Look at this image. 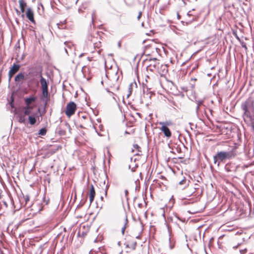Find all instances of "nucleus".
<instances>
[{
  "label": "nucleus",
  "mask_w": 254,
  "mask_h": 254,
  "mask_svg": "<svg viewBox=\"0 0 254 254\" xmlns=\"http://www.w3.org/2000/svg\"><path fill=\"white\" fill-rule=\"evenodd\" d=\"M186 180H183L182 181L180 182L179 184L180 185H182V184H183L184 183H186Z\"/></svg>",
  "instance_id": "obj_32"
},
{
  "label": "nucleus",
  "mask_w": 254,
  "mask_h": 254,
  "mask_svg": "<svg viewBox=\"0 0 254 254\" xmlns=\"http://www.w3.org/2000/svg\"><path fill=\"white\" fill-rule=\"evenodd\" d=\"M16 11L17 14H18L20 12V11L17 9H16Z\"/></svg>",
  "instance_id": "obj_35"
},
{
  "label": "nucleus",
  "mask_w": 254,
  "mask_h": 254,
  "mask_svg": "<svg viewBox=\"0 0 254 254\" xmlns=\"http://www.w3.org/2000/svg\"><path fill=\"white\" fill-rule=\"evenodd\" d=\"M96 194L95 190L93 185H91L90 187L89 191L88 192V195L89 197L90 204L92 203L94 199V197Z\"/></svg>",
  "instance_id": "obj_12"
},
{
  "label": "nucleus",
  "mask_w": 254,
  "mask_h": 254,
  "mask_svg": "<svg viewBox=\"0 0 254 254\" xmlns=\"http://www.w3.org/2000/svg\"><path fill=\"white\" fill-rule=\"evenodd\" d=\"M125 245L126 249V254H128V253L135 250L136 249L137 242L135 240V238L129 235L127 236L126 238Z\"/></svg>",
  "instance_id": "obj_3"
},
{
  "label": "nucleus",
  "mask_w": 254,
  "mask_h": 254,
  "mask_svg": "<svg viewBox=\"0 0 254 254\" xmlns=\"http://www.w3.org/2000/svg\"><path fill=\"white\" fill-rule=\"evenodd\" d=\"M82 71L85 77L87 76V78L90 77V70L87 66H84L82 68Z\"/></svg>",
  "instance_id": "obj_18"
},
{
  "label": "nucleus",
  "mask_w": 254,
  "mask_h": 254,
  "mask_svg": "<svg viewBox=\"0 0 254 254\" xmlns=\"http://www.w3.org/2000/svg\"><path fill=\"white\" fill-rule=\"evenodd\" d=\"M47 130L45 128H42L40 129L39 134L41 135H44L46 134Z\"/></svg>",
  "instance_id": "obj_27"
},
{
  "label": "nucleus",
  "mask_w": 254,
  "mask_h": 254,
  "mask_svg": "<svg viewBox=\"0 0 254 254\" xmlns=\"http://www.w3.org/2000/svg\"><path fill=\"white\" fill-rule=\"evenodd\" d=\"M57 26L59 29H63L65 28V25L64 23H58Z\"/></svg>",
  "instance_id": "obj_28"
},
{
  "label": "nucleus",
  "mask_w": 254,
  "mask_h": 254,
  "mask_svg": "<svg viewBox=\"0 0 254 254\" xmlns=\"http://www.w3.org/2000/svg\"><path fill=\"white\" fill-rule=\"evenodd\" d=\"M26 115L24 114V112L22 110L18 112L17 113V117L18 118V122L21 124H25L26 122Z\"/></svg>",
  "instance_id": "obj_11"
},
{
  "label": "nucleus",
  "mask_w": 254,
  "mask_h": 254,
  "mask_svg": "<svg viewBox=\"0 0 254 254\" xmlns=\"http://www.w3.org/2000/svg\"><path fill=\"white\" fill-rule=\"evenodd\" d=\"M29 196L28 195H23L21 197L20 201H22V204L24 203V206H25L29 201Z\"/></svg>",
  "instance_id": "obj_22"
},
{
  "label": "nucleus",
  "mask_w": 254,
  "mask_h": 254,
  "mask_svg": "<svg viewBox=\"0 0 254 254\" xmlns=\"http://www.w3.org/2000/svg\"><path fill=\"white\" fill-rule=\"evenodd\" d=\"M101 46V42L97 37L92 34L89 35L84 46V50L90 53H93L96 49H99Z\"/></svg>",
  "instance_id": "obj_2"
},
{
  "label": "nucleus",
  "mask_w": 254,
  "mask_h": 254,
  "mask_svg": "<svg viewBox=\"0 0 254 254\" xmlns=\"http://www.w3.org/2000/svg\"><path fill=\"white\" fill-rule=\"evenodd\" d=\"M132 152L134 153L136 156H142L143 155L141 147H140L137 144H134L133 145Z\"/></svg>",
  "instance_id": "obj_10"
},
{
  "label": "nucleus",
  "mask_w": 254,
  "mask_h": 254,
  "mask_svg": "<svg viewBox=\"0 0 254 254\" xmlns=\"http://www.w3.org/2000/svg\"><path fill=\"white\" fill-rule=\"evenodd\" d=\"M66 126H67L68 127H70L69 125H68L67 124L66 125Z\"/></svg>",
  "instance_id": "obj_41"
},
{
  "label": "nucleus",
  "mask_w": 254,
  "mask_h": 254,
  "mask_svg": "<svg viewBox=\"0 0 254 254\" xmlns=\"http://www.w3.org/2000/svg\"><path fill=\"white\" fill-rule=\"evenodd\" d=\"M133 180H138V178H133Z\"/></svg>",
  "instance_id": "obj_39"
},
{
  "label": "nucleus",
  "mask_w": 254,
  "mask_h": 254,
  "mask_svg": "<svg viewBox=\"0 0 254 254\" xmlns=\"http://www.w3.org/2000/svg\"><path fill=\"white\" fill-rule=\"evenodd\" d=\"M225 151H218L213 157L214 164L219 166L220 163L225 162L227 159H231L236 155V147L230 146L228 144L225 145Z\"/></svg>",
  "instance_id": "obj_1"
},
{
  "label": "nucleus",
  "mask_w": 254,
  "mask_h": 254,
  "mask_svg": "<svg viewBox=\"0 0 254 254\" xmlns=\"http://www.w3.org/2000/svg\"><path fill=\"white\" fill-rule=\"evenodd\" d=\"M25 14L28 19L32 23L35 24V20L34 19V13L33 10L31 7H28L25 10Z\"/></svg>",
  "instance_id": "obj_7"
},
{
  "label": "nucleus",
  "mask_w": 254,
  "mask_h": 254,
  "mask_svg": "<svg viewBox=\"0 0 254 254\" xmlns=\"http://www.w3.org/2000/svg\"><path fill=\"white\" fill-rule=\"evenodd\" d=\"M87 59H88V60L89 61H90H90H93V58H92V57H91V58L88 57V58H87Z\"/></svg>",
  "instance_id": "obj_33"
},
{
  "label": "nucleus",
  "mask_w": 254,
  "mask_h": 254,
  "mask_svg": "<svg viewBox=\"0 0 254 254\" xmlns=\"http://www.w3.org/2000/svg\"><path fill=\"white\" fill-rule=\"evenodd\" d=\"M42 100L45 101L47 103L49 101V95L48 93V89H42Z\"/></svg>",
  "instance_id": "obj_16"
},
{
  "label": "nucleus",
  "mask_w": 254,
  "mask_h": 254,
  "mask_svg": "<svg viewBox=\"0 0 254 254\" xmlns=\"http://www.w3.org/2000/svg\"><path fill=\"white\" fill-rule=\"evenodd\" d=\"M36 100V98L34 96H32L29 98H26L24 99L25 104H26L27 106H31L30 104L33 102H35Z\"/></svg>",
  "instance_id": "obj_19"
},
{
  "label": "nucleus",
  "mask_w": 254,
  "mask_h": 254,
  "mask_svg": "<svg viewBox=\"0 0 254 254\" xmlns=\"http://www.w3.org/2000/svg\"><path fill=\"white\" fill-rule=\"evenodd\" d=\"M58 134L60 136H64L66 134V132L65 129L60 127L58 130Z\"/></svg>",
  "instance_id": "obj_25"
},
{
  "label": "nucleus",
  "mask_w": 254,
  "mask_h": 254,
  "mask_svg": "<svg viewBox=\"0 0 254 254\" xmlns=\"http://www.w3.org/2000/svg\"><path fill=\"white\" fill-rule=\"evenodd\" d=\"M141 174V173H138V172H137V173H136V175H137V176H138L139 174Z\"/></svg>",
  "instance_id": "obj_37"
},
{
  "label": "nucleus",
  "mask_w": 254,
  "mask_h": 254,
  "mask_svg": "<svg viewBox=\"0 0 254 254\" xmlns=\"http://www.w3.org/2000/svg\"><path fill=\"white\" fill-rule=\"evenodd\" d=\"M128 219L127 216L125 214L122 218V221L120 222V226L121 227V231L123 234H124L125 231L127 227L128 226Z\"/></svg>",
  "instance_id": "obj_9"
},
{
  "label": "nucleus",
  "mask_w": 254,
  "mask_h": 254,
  "mask_svg": "<svg viewBox=\"0 0 254 254\" xmlns=\"http://www.w3.org/2000/svg\"><path fill=\"white\" fill-rule=\"evenodd\" d=\"M242 46L246 50H247L248 48L246 46V44L244 42H242Z\"/></svg>",
  "instance_id": "obj_30"
},
{
  "label": "nucleus",
  "mask_w": 254,
  "mask_h": 254,
  "mask_svg": "<svg viewBox=\"0 0 254 254\" xmlns=\"http://www.w3.org/2000/svg\"><path fill=\"white\" fill-rule=\"evenodd\" d=\"M83 122H86V120H83Z\"/></svg>",
  "instance_id": "obj_44"
},
{
  "label": "nucleus",
  "mask_w": 254,
  "mask_h": 254,
  "mask_svg": "<svg viewBox=\"0 0 254 254\" xmlns=\"http://www.w3.org/2000/svg\"><path fill=\"white\" fill-rule=\"evenodd\" d=\"M149 48H151L152 49H153V50L156 49V48H155L154 47H152L151 46H150L149 47H146V48L144 50V54L148 56L151 55L149 51H148Z\"/></svg>",
  "instance_id": "obj_26"
},
{
  "label": "nucleus",
  "mask_w": 254,
  "mask_h": 254,
  "mask_svg": "<svg viewBox=\"0 0 254 254\" xmlns=\"http://www.w3.org/2000/svg\"><path fill=\"white\" fill-rule=\"evenodd\" d=\"M84 54H81V55L79 56V57H81L83 56L84 55Z\"/></svg>",
  "instance_id": "obj_36"
},
{
  "label": "nucleus",
  "mask_w": 254,
  "mask_h": 254,
  "mask_svg": "<svg viewBox=\"0 0 254 254\" xmlns=\"http://www.w3.org/2000/svg\"><path fill=\"white\" fill-rule=\"evenodd\" d=\"M40 84L41 85V88L42 89H48V82L45 78H44L42 74L40 75Z\"/></svg>",
  "instance_id": "obj_15"
},
{
  "label": "nucleus",
  "mask_w": 254,
  "mask_h": 254,
  "mask_svg": "<svg viewBox=\"0 0 254 254\" xmlns=\"http://www.w3.org/2000/svg\"><path fill=\"white\" fill-rule=\"evenodd\" d=\"M20 65L17 64H14L10 68L8 72L9 80H11L13 76L19 70Z\"/></svg>",
  "instance_id": "obj_8"
},
{
  "label": "nucleus",
  "mask_w": 254,
  "mask_h": 254,
  "mask_svg": "<svg viewBox=\"0 0 254 254\" xmlns=\"http://www.w3.org/2000/svg\"><path fill=\"white\" fill-rule=\"evenodd\" d=\"M131 171H132V172H135V170H133V169H131Z\"/></svg>",
  "instance_id": "obj_40"
},
{
  "label": "nucleus",
  "mask_w": 254,
  "mask_h": 254,
  "mask_svg": "<svg viewBox=\"0 0 254 254\" xmlns=\"http://www.w3.org/2000/svg\"><path fill=\"white\" fill-rule=\"evenodd\" d=\"M194 191L193 192L194 196L201 195L202 193V187L199 184H195L193 187Z\"/></svg>",
  "instance_id": "obj_13"
},
{
  "label": "nucleus",
  "mask_w": 254,
  "mask_h": 254,
  "mask_svg": "<svg viewBox=\"0 0 254 254\" xmlns=\"http://www.w3.org/2000/svg\"><path fill=\"white\" fill-rule=\"evenodd\" d=\"M188 15L190 16V14H189V13H188Z\"/></svg>",
  "instance_id": "obj_42"
},
{
  "label": "nucleus",
  "mask_w": 254,
  "mask_h": 254,
  "mask_svg": "<svg viewBox=\"0 0 254 254\" xmlns=\"http://www.w3.org/2000/svg\"><path fill=\"white\" fill-rule=\"evenodd\" d=\"M234 167L231 164H227L225 165V169L227 172H231L234 171Z\"/></svg>",
  "instance_id": "obj_23"
},
{
  "label": "nucleus",
  "mask_w": 254,
  "mask_h": 254,
  "mask_svg": "<svg viewBox=\"0 0 254 254\" xmlns=\"http://www.w3.org/2000/svg\"><path fill=\"white\" fill-rule=\"evenodd\" d=\"M18 3L19 4V7L20 11L22 13H24L25 11V8L27 6V3L25 0H19Z\"/></svg>",
  "instance_id": "obj_17"
},
{
  "label": "nucleus",
  "mask_w": 254,
  "mask_h": 254,
  "mask_svg": "<svg viewBox=\"0 0 254 254\" xmlns=\"http://www.w3.org/2000/svg\"><path fill=\"white\" fill-rule=\"evenodd\" d=\"M241 254H245L247 252V249H242L240 251Z\"/></svg>",
  "instance_id": "obj_29"
},
{
  "label": "nucleus",
  "mask_w": 254,
  "mask_h": 254,
  "mask_svg": "<svg viewBox=\"0 0 254 254\" xmlns=\"http://www.w3.org/2000/svg\"><path fill=\"white\" fill-rule=\"evenodd\" d=\"M120 254H123V252H121V253H120Z\"/></svg>",
  "instance_id": "obj_43"
},
{
  "label": "nucleus",
  "mask_w": 254,
  "mask_h": 254,
  "mask_svg": "<svg viewBox=\"0 0 254 254\" xmlns=\"http://www.w3.org/2000/svg\"><path fill=\"white\" fill-rule=\"evenodd\" d=\"M90 118L87 115L82 116L79 120V126L81 128H85L88 126H90Z\"/></svg>",
  "instance_id": "obj_6"
},
{
  "label": "nucleus",
  "mask_w": 254,
  "mask_h": 254,
  "mask_svg": "<svg viewBox=\"0 0 254 254\" xmlns=\"http://www.w3.org/2000/svg\"><path fill=\"white\" fill-rule=\"evenodd\" d=\"M125 193H126V194L127 195L128 194V191L127 190H126Z\"/></svg>",
  "instance_id": "obj_34"
},
{
  "label": "nucleus",
  "mask_w": 254,
  "mask_h": 254,
  "mask_svg": "<svg viewBox=\"0 0 254 254\" xmlns=\"http://www.w3.org/2000/svg\"><path fill=\"white\" fill-rule=\"evenodd\" d=\"M142 16V12L140 11L138 13V16H137V20H139L140 18H141Z\"/></svg>",
  "instance_id": "obj_31"
},
{
  "label": "nucleus",
  "mask_w": 254,
  "mask_h": 254,
  "mask_svg": "<svg viewBox=\"0 0 254 254\" xmlns=\"http://www.w3.org/2000/svg\"><path fill=\"white\" fill-rule=\"evenodd\" d=\"M77 109V105L74 102L70 101L66 105L65 114L68 118H70L75 114Z\"/></svg>",
  "instance_id": "obj_5"
},
{
  "label": "nucleus",
  "mask_w": 254,
  "mask_h": 254,
  "mask_svg": "<svg viewBox=\"0 0 254 254\" xmlns=\"http://www.w3.org/2000/svg\"><path fill=\"white\" fill-rule=\"evenodd\" d=\"M33 109V107L32 106H27L24 107L22 109L23 112H24V114L26 115H29L31 112V110Z\"/></svg>",
  "instance_id": "obj_20"
},
{
  "label": "nucleus",
  "mask_w": 254,
  "mask_h": 254,
  "mask_svg": "<svg viewBox=\"0 0 254 254\" xmlns=\"http://www.w3.org/2000/svg\"><path fill=\"white\" fill-rule=\"evenodd\" d=\"M28 120L31 125H34L36 122V118L33 116H29L28 117Z\"/></svg>",
  "instance_id": "obj_24"
},
{
  "label": "nucleus",
  "mask_w": 254,
  "mask_h": 254,
  "mask_svg": "<svg viewBox=\"0 0 254 254\" xmlns=\"http://www.w3.org/2000/svg\"><path fill=\"white\" fill-rule=\"evenodd\" d=\"M25 79V76L23 73H19L15 77V81L16 82L23 80Z\"/></svg>",
  "instance_id": "obj_21"
},
{
  "label": "nucleus",
  "mask_w": 254,
  "mask_h": 254,
  "mask_svg": "<svg viewBox=\"0 0 254 254\" xmlns=\"http://www.w3.org/2000/svg\"><path fill=\"white\" fill-rule=\"evenodd\" d=\"M62 147L61 146H58L55 147H52L51 145L47 150V152L46 153V155L48 156H51L54 153H55L57 151H58L60 149H61Z\"/></svg>",
  "instance_id": "obj_14"
},
{
  "label": "nucleus",
  "mask_w": 254,
  "mask_h": 254,
  "mask_svg": "<svg viewBox=\"0 0 254 254\" xmlns=\"http://www.w3.org/2000/svg\"><path fill=\"white\" fill-rule=\"evenodd\" d=\"M136 238H137V239H140V238L139 237V236H136Z\"/></svg>",
  "instance_id": "obj_38"
},
{
  "label": "nucleus",
  "mask_w": 254,
  "mask_h": 254,
  "mask_svg": "<svg viewBox=\"0 0 254 254\" xmlns=\"http://www.w3.org/2000/svg\"><path fill=\"white\" fill-rule=\"evenodd\" d=\"M159 124L161 126L159 129L163 133L164 136L167 139H170L172 136V133L168 127L170 124L169 122H160Z\"/></svg>",
  "instance_id": "obj_4"
}]
</instances>
